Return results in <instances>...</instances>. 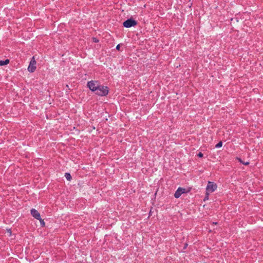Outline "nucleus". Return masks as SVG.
<instances>
[{
    "instance_id": "nucleus-5",
    "label": "nucleus",
    "mask_w": 263,
    "mask_h": 263,
    "mask_svg": "<svg viewBox=\"0 0 263 263\" xmlns=\"http://www.w3.org/2000/svg\"><path fill=\"white\" fill-rule=\"evenodd\" d=\"M187 192L188 191H186L185 189L179 187L178 188L177 191L175 192V193L174 194V197L176 198H178L180 197V196L182 194L187 193Z\"/></svg>"
},
{
    "instance_id": "nucleus-18",
    "label": "nucleus",
    "mask_w": 263,
    "mask_h": 263,
    "mask_svg": "<svg viewBox=\"0 0 263 263\" xmlns=\"http://www.w3.org/2000/svg\"><path fill=\"white\" fill-rule=\"evenodd\" d=\"M212 224H217V222H212Z\"/></svg>"
},
{
    "instance_id": "nucleus-8",
    "label": "nucleus",
    "mask_w": 263,
    "mask_h": 263,
    "mask_svg": "<svg viewBox=\"0 0 263 263\" xmlns=\"http://www.w3.org/2000/svg\"><path fill=\"white\" fill-rule=\"evenodd\" d=\"M10 62V60L9 59H6L4 61L0 60V66H4L8 64Z\"/></svg>"
},
{
    "instance_id": "nucleus-3",
    "label": "nucleus",
    "mask_w": 263,
    "mask_h": 263,
    "mask_svg": "<svg viewBox=\"0 0 263 263\" xmlns=\"http://www.w3.org/2000/svg\"><path fill=\"white\" fill-rule=\"evenodd\" d=\"M36 62L35 60L34 57H32L31 60L30 62L29 65L28 67V71L30 72H33L36 68Z\"/></svg>"
},
{
    "instance_id": "nucleus-16",
    "label": "nucleus",
    "mask_w": 263,
    "mask_h": 263,
    "mask_svg": "<svg viewBox=\"0 0 263 263\" xmlns=\"http://www.w3.org/2000/svg\"><path fill=\"white\" fill-rule=\"evenodd\" d=\"M92 41H93V42H95V43H98V42H99V40H98L97 38H96V37H93V38H92Z\"/></svg>"
},
{
    "instance_id": "nucleus-11",
    "label": "nucleus",
    "mask_w": 263,
    "mask_h": 263,
    "mask_svg": "<svg viewBox=\"0 0 263 263\" xmlns=\"http://www.w3.org/2000/svg\"><path fill=\"white\" fill-rule=\"evenodd\" d=\"M222 146V142L221 141H219L217 144L215 145V148H218L221 147Z\"/></svg>"
},
{
    "instance_id": "nucleus-12",
    "label": "nucleus",
    "mask_w": 263,
    "mask_h": 263,
    "mask_svg": "<svg viewBox=\"0 0 263 263\" xmlns=\"http://www.w3.org/2000/svg\"><path fill=\"white\" fill-rule=\"evenodd\" d=\"M40 222V223H41V226L42 227H45V222H44V220L43 219L41 218V217H40V219H38Z\"/></svg>"
},
{
    "instance_id": "nucleus-20",
    "label": "nucleus",
    "mask_w": 263,
    "mask_h": 263,
    "mask_svg": "<svg viewBox=\"0 0 263 263\" xmlns=\"http://www.w3.org/2000/svg\"><path fill=\"white\" fill-rule=\"evenodd\" d=\"M66 88H68V87H69V86H68V85H66Z\"/></svg>"
},
{
    "instance_id": "nucleus-14",
    "label": "nucleus",
    "mask_w": 263,
    "mask_h": 263,
    "mask_svg": "<svg viewBox=\"0 0 263 263\" xmlns=\"http://www.w3.org/2000/svg\"><path fill=\"white\" fill-rule=\"evenodd\" d=\"M197 156L199 158H202L203 157V154L201 152H199Z\"/></svg>"
},
{
    "instance_id": "nucleus-2",
    "label": "nucleus",
    "mask_w": 263,
    "mask_h": 263,
    "mask_svg": "<svg viewBox=\"0 0 263 263\" xmlns=\"http://www.w3.org/2000/svg\"><path fill=\"white\" fill-rule=\"evenodd\" d=\"M99 84L98 81L92 80L87 82V86L91 91L95 92Z\"/></svg>"
},
{
    "instance_id": "nucleus-19",
    "label": "nucleus",
    "mask_w": 263,
    "mask_h": 263,
    "mask_svg": "<svg viewBox=\"0 0 263 263\" xmlns=\"http://www.w3.org/2000/svg\"><path fill=\"white\" fill-rule=\"evenodd\" d=\"M187 246V245L185 244V245L184 246V249H185Z\"/></svg>"
},
{
    "instance_id": "nucleus-9",
    "label": "nucleus",
    "mask_w": 263,
    "mask_h": 263,
    "mask_svg": "<svg viewBox=\"0 0 263 263\" xmlns=\"http://www.w3.org/2000/svg\"><path fill=\"white\" fill-rule=\"evenodd\" d=\"M236 159L238 160V161L239 162L243 164V165H248L250 164L249 162H248V161L245 162V161H242L240 158L237 157Z\"/></svg>"
},
{
    "instance_id": "nucleus-10",
    "label": "nucleus",
    "mask_w": 263,
    "mask_h": 263,
    "mask_svg": "<svg viewBox=\"0 0 263 263\" xmlns=\"http://www.w3.org/2000/svg\"><path fill=\"white\" fill-rule=\"evenodd\" d=\"M65 177L68 181H70L72 179L71 176L69 173H65Z\"/></svg>"
},
{
    "instance_id": "nucleus-13",
    "label": "nucleus",
    "mask_w": 263,
    "mask_h": 263,
    "mask_svg": "<svg viewBox=\"0 0 263 263\" xmlns=\"http://www.w3.org/2000/svg\"><path fill=\"white\" fill-rule=\"evenodd\" d=\"M209 193L207 192H206V195L204 198V201H205L206 200H208L209 199Z\"/></svg>"
},
{
    "instance_id": "nucleus-1",
    "label": "nucleus",
    "mask_w": 263,
    "mask_h": 263,
    "mask_svg": "<svg viewBox=\"0 0 263 263\" xmlns=\"http://www.w3.org/2000/svg\"><path fill=\"white\" fill-rule=\"evenodd\" d=\"M109 88L107 86L99 84L95 92L96 95L103 97L107 96Z\"/></svg>"
},
{
    "instance_id": "nucleus-15",
    "label": "nucleus",
    "mask_w": 263,
    "mask_h": 263,
    "mask_svg": "<svg viewBox=\"0 0 263 263\" xmlns=\"http://www.w3.org/2000/svg\"><path fill=\"white\" fill-rule=\"evenodd\" d=\"M137 24V22L136 20L133 19V27L136 26Z\"/></svg>"
},
{
    "instance_id": "nucleus-6",
    "label": "nucleus",
    "mask_w": 263,
    "mask_h": 263,
    "mask_svg": "<svg viewBox=\"0 0 263 263\" xmlns=\"http://www.w3.org/2000/svg\"><path fill=\"white\" fill-rule=\"evenodd\" d=\"M31 215L36 219H40L41 217L40 213L35 209H32L30 210Z\"/></svg>"
},
{
    "instance_id": "nucleus-4",
    "label": "nucleus",
    "mask_w": 263,
    "mask_h": 263,
    "mask_svg": "<svg viewBox=\"0 0 263 263\" xmlns=\"http://www.w3.org/2000/svg\"><path fill=\"white\" fill-rule=\"evenodd\" d=\"M217 184L214 183L213 182L208 181V185L206 187V192H213L217 189Z\"/></svg>"
},
{
    "instance_id": "nucleus-7",
    "label": "nucleus",
    "mask_w": 263,
    "mask_h": 263,
    "mask_svg": "<svg viewBox=\"0 0 263 263\" xmlns=\"http://www.w3.org/2000/svg\"><path fill=\"white\" fill-rule=\"evenodd\" d=\"M123 26L126 28H130L132 27V17L128 18L126 21L123 22Z\"/></svg>"
},
{
    "instance_id": "nucleus-17",
    "label": "nucleus",
    "mask_w": 263,
    "mask_h": 263,
    "mask_svg": "<svg viewBox=\"0 0 263 263\" xmlns=\"http://www.w3.org/2000/svg\"><path fill=\"white\" fill-rule=\"evenodd\" d=\"M120 44H118L116 46V49L117 50H120Z\"/></svg>"
}]
</instances>
